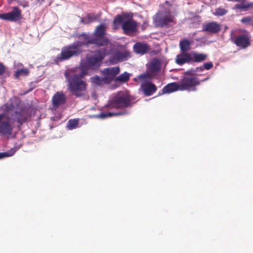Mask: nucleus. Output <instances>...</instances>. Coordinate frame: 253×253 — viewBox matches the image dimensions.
<instances>
[{
	"label": "nucleus",
	"mask_w": 253,
	"mask_h": 253,
	"mask_svg": "<svg viewBox=\"0 0 253 253\" xmlns=\"http://www.w3.org/2000/svg\"><path fill=\"white\" fill-rule=\"evenodd\" d=\"M107 54V50L105 48L91 51L86 55V63L82 66L81 73L77 74L71 70L65 72L64 76L68 83V88L73 95L77 97L84 95L87 84L82 80L83 77L87 74L88 69L99 67Z\"/></svg>",
	"instance_id": "obj_1"
},
{
	"label": "nucleus",
	"mask_w": 253,
	"mask_h": 253,
	"mask_svg": "<svg viewBox=\"0 0 253 253\" xmlns=\"http://www.w3.org/2000/svg\"><path fill=\"white\" fill-rule=\"evenodd\" d=\"M132 97L127 92L120 91L117 93L109 101L106 105L108 109L115 108L121 109V111L116 113L110 112H102L99 114L101 118L104 119L113 116H123L129 113L127 108L132 105Z\"/></svg>",
	"instance_id": "obj_2"
},
{
	"label": "nucleus",
	"mask_w": 253,
	"mask_h": 253,
	"mask_svg": "<svg viewBox=\"0 0 253 253\" xmlns=\"http://www.w3.org/2000/svg\"><path fill=\"white\" fill-rule=\"evenodd\" d=\"M5 118L6 121L0 122V134L1 135H11L14 128L13 124L17 123L19 126H21L27 121L28 115L23 109L11 106Z\"/></svg>",
	"instance_id": "obj_3"
},
{
	"label": "nucleus",
	"mask_w": 253,
	"mask_h": 253,
	"mask_svg": "<svg viewBox=\"0 0 253 253\" xmlns=\"http://www.w3.org/2000/svg\"><path fill=\"white\" fill-rule=\"evenodd\" d=\"M191 42L188 39H183L179 42V48L181 52L177 54L175 58V63L179 65L192 62L201 63L205 61L208 55L205 53L196 51L188 52L191 49Z\"/></svg>",
	"instance_id": "obj_4"
},
{
	"label": "nucleus",
	"mask_w": 253,
	"mask_h": 253,
	"mask_svg": "<svg viewBox=\"0 0 253 253\" xmlns=\"http://www.w3.org/2000/svg\"><path fill=\"white\" fill-rule=\"evenodd\" d=\"M119 25H121L124 34L127 35L135 32L138 26L137 22L132 18V15L126 13H123L115 17L113 20V29H118Z\"/></svg>",
	"instance_id": "obj_5"
},
{
	"label": "nucleus",
	"mask_w": 253,
	"mask_h": 253,
	"mask_svg": "<svg viewBox=\"0 0 253 253\" xmlns=\"http://www.w3.org/2000/svg\"><path fill=\"white\" fill-rule=\"evenodd\" d=\"M209 78H207L200 81L193 73V70H189L183 73V76L181 79L180 90L195 91L196 90V86L200 85L201 82L206 81Z\"/></svg>",
	"instance_id": "obj_6"
},
{
	"label": "nucleus",
	"mask_w": 253,
	"mask_h": 253,
	"mask_svg": "<svg viewBox=\"0 0 253 253\" xmlns=\"http://www.w3.org/2000/svg\"><path fill=\"white\" fill-rule=\"evenodd\" d=\"M84 43L76 42L72 44L63 47L61 52L57 55L56 58L59 61H64L70 59L73 56H77L83 52L82 46Z\"/></svg>",
	"instance_id": "obj_7"
},
{
	"label": "nucleus",
	"mask_w": 253,
	"mask_h": 253,
	"mask_svg": "<svg viewBox=\"0 0 253 253\" xmlns=\"http://www.w3.org/2000/svg\"><path fill=\"white\" fill-rule=\"evenodd\" d=\"M105 28L103 25L98 26L95 30L93 36L89 38L84 42L85 45L94 44L98 46H106L109 43L108 38L105 37Z\"/></svg>",
	"instance_id": "obj_8"
},
{
	"label": "nucleus",
	"mask_w": 253,
	"mask_h": 253,
	"mask_svg": "<svg viewBox=\"0 0 253 253\" xmlns=\"http://www.w3.org/2000/svg\"><path fill=\"white\" fill-rule=\"evenodd\" d=\"M174 17L169 12L164 14L157 13L154 19L155 25L158 27H167L170 23L174 22Z\"/></svg>",
	"instance_id": "obj_9"
},
{
	"label": "nucleus",
	"mask_w": 253,
	"mask_h": 253,
	"mask_svg": "<svg viewBox=\"0 0 253 253\" xmlns=\"http://www.w3.org/2000/svg\"><path fill=\"white\" fill-rule=\"evenodd\" d=\"M0 17L4 20L17 22L22 19V12L17 7H13L12 10L7 13H3V15Z\"/></svg>",
	"instance_id": "obj_10"
},
{
	"label": "nucleus",
	"mask_w": 253,
	"mask_h": 253,
	"mask_svg": "<svg viewBox=\"0 0 253 253\" xmlns=\"http://www.w3.org/2000/svg\"><path fill=\"white\" fill-rule=\"evenodd\" d=\"M120 71L119 66L108 67L104 69L102 73L104 76V79L106 80V84L111 83L115 79L116 76L119 73Z\"/></svg>",
	"instance_id": "obj_11"
},
{
	"label": "nucleus",
	"mask_w": 253,
	"mask_h": 253,
	"mask_svg": "<svg viewBox=\"0 0 253 253\" xmlns=\"http://www.w3.org/2000/svg\"><path fill=\"white\" fill-rule=\"evenodd\" d=\"M231 41L237 46L244 49L250 45V38L246 34H242L231 38Z\"/></svg>",
	"instance_id": "obj_12"
},
{
	"label": "nucleus",
	"mask_w": 253,
	"mask_h": 253,
	"mask_svg": "<svg viewBox=\"0 0 253 253\" xmlns=\"http://www.w3.org/2000/svg\"><path fill=\"white\" fill-rule=\"evenodd\" d=\"M221 30V25L216 22H211L203 25V31L211 34H216Z\"/></svg>",
	"instance_id": "obj_13"
},
{
	"label": "nucleus",
	"mask_w": 253,
	"mask_h": 253,
	"mask_svg": "<svg viewBox=\"0 0 253 253\" xmlns=\"http://www.w3.org/2000/svg\"><path fill=\"white\" fill-rule=\"evenodd\" d=\"M141 88L146 96H149L154 93L157 90L156 86L151 82H146L141 84Z\"/></svg>",
	"instance_id": "obj_14"
},
{
	"label": "nucleus",
	"mask_w": 253,
	"mask_h": 253,
	"mask_svg": "<svg viewBox=\"0 0 253 253\" xmlns=\"http://www.w3.org/2000/svg\"><path fill=\"white\" fill-rule=\"evenodd\" d=\"M130 57V53L127 51L119 52L114 55L110 59L113 64L126 60L128 57Z\"/></svg>",
	"instance_id": "obj_15"
},
{
	"label": "nucleus",
	"mask_w": 253,
	"mask_h": 253,
	"mask_svg": "<svg viewBox=\"0 0 253 253\" xmlns=\"http://www.w3.org/2000/svg\"><path fill=\"white\" fill-rule=\"evenodd\" d=\"M66 100L65 95L62 92H57L53 95L52 99L53 106L58 107L59 105L65 104Z\"/></svg>",
	"instance_id": "obj_16"
},
{
	"label": "nucleus",
	"mask_w": 253,
	"mask_h": 253,
	"mask_svg": "<svg viewBox=\"0 0 253 253\" xmlns=\"http://www.w3.org/2000/svg\"><path fill=\"white\" fill-rule=\"evenodd\" d=\"M148 49L149 46L147 44L144 42H137L133 46V51L137 54H144L148 51Z\"/></svg>",
	"instance_id": "obj_17"
},
{
	"label": "nucleus",
	"mask_w": 253,
	"mask_h": 253,
	"mask_svg": "<svg viewBox=\"0 0 253 253\" xmlns=\"http://www.w3.org/2000/svg\"><path fill=\"white\" fill-rule=\"evenodd\" d=\"M177 90H180V85L177 83L173 82L165 86L163 89V93H169Z\"/></svg>",
	"instance_id": "obj_18"
},
{
	"label": "nucleus",
	"mask_w": 253,
	"mask_h": 253,
	"mask_svg": "<svg viewBox=\"0 0 253 253\" xmlns=\"http://www.w3.org/2000/svg\"><path fill=\"white\" fill-rule=\"evenodd\" d=\"M161 69V64L159 60H155L152 61L150 65L149 70L151 73H157Z\"/></svg>",
	"instance_id": "obj_19"
},
{
	"label": "nucleus",
	"mask_w": 253,
	"mask_h": 253,
	"mask_svg": "<svg viewBox=\"0 0 253 253\" xmlns=\"http://www.w3.org/2000/svg\"><path fill=\"white\" fill-rule=\"evenodd\" d=\"M90 81L93 85L100 86L103 84H106V80L104 79V77L100 78L98 76H95L90 78Z\"/></svg>",
	"instance_id": "obj_20"
},
{
	"label": "nucleus",
	"mask_w": 253,
	"mask_h": 253,
	"mask_svg": "<svg viewBox=\"0 0 253 253\" xmlns=\"http://www.w3.org/2000/svg\"><path fill=\"white\" fill-rule=\"evenodd\" d=\"M79 124V119H70L67 124V127L69 130L76 128Z\"/></svg>",
	"instance_id": "obj_21"
},
{
	"label": "nucleus",
	"mask_w": 253,
	"mask_h": 253,
	"mask_svg": "<svg viewBox=\"0 0 253 253\" xmlns=\"http://www.w3.org/2000/svg\"><path fill=\"white\" fill-rule=\"evenodd\" d=\"M97 16L93 13H89L84 17L82 21L84 24H89L97 20Z\"/></svg>",
	"instance_id": "obj_22"
},
{
	"label": "nucleus",
	"mask_w": 253,
	"mask_h": 253,
	"mask_svg": "<svg viewBox=\"0 0 253 253\" xmlns=\"http://www.w3.org/2000/svg\"><path fill=\"white\" fill-rule=\"evenodd\" d=\"M30 71L29 69L23 68L21 69L17 70L15 72L14 74L16 79H18L20 76H27L29 74Z\"/></svg>",
	"instance_id": "obj_23"
},
{
	"label": "nucleus",
	"mask_w": 253,
	"mask_h": 253,
	"mask_svg": "<svg viewBox=\"0 0 253 253\" xmlns=\"http://www.w3.org/2000/svg\"><path fill=\"white\" fill-rule=\"evenodd\" d=\"M129 79V75L127 72H125L123 74H121L115 79L116 82L125 83L127 82Z\"/></svg>",
	"instance_id": "obj_24"
},
{
	"label": "nucleus",
	"mask_w": 253,
	"mask_h": 253,
	"mask_svg": "<svg viewBox=\"0 0 253 253\" xmlns=\"http://www.w3.org/2000/svg\"><path fill=\"white\" fill-rule=\"evenodd\" d=\"M252 6V3H246L245 2H242L241 3H237L234 6V9H247Z\"/></svg>",
	"instance_id": "obj_25"
},
{
	"label": "nucleus",
	"mask_w": 253,
	"mask_h": 253,
	"mask_svg": "<svg viewBox=\"0 0 253 253\" xmlns=\"http://www.w3.org/2000/svg\"><path fill=\"white\" fill-rule=\"evenodd\" d=\"M227 13V10L224 8L219 7L215 9L214 15L216 16H223Z\"/></svg>",
	"instance_id": "obj_26"
},
{
	"label": "nucleus",
	"mask_w": 253,
	"mask_h": 253,
	"mask_svg": "<svg viewBox=\"0 0 253 253\" xmlns=\"http://www.w3.org/2000/svg\"><path fill=\"white\" fill-rule=\"evenodd\" d=\"M252 21V18L250 16L244 17L241 20L242 23L246 24H249Z\"/></svg>",
	"instance_id": "obj_27"
},
{
	"label": "nucleus",
	"mask_w": 253,
	"mask_h": 253,
	"mask_svg": "<svg viewBox=\"0 0 253 253\" xmlns=\"http://www.w3.org/2000/svg\"><path fill=\"white\" fill-rule=\"evenodd\" d=\"M203 65H204V67L206 70H210L213 66V63L211 62H206L203 64Z\"/></svg>",
	"instance_id": "obj_28"
},
{
	"label": "nucleus",
	"mask_w": 253,
	"mask_h": 253,
	"mask_svg": "<svg viewBox=\"0 0 253 253\" xmlns=\"http://www.w3.org/2000/svg\"><path fill=\"white\" fill-rule=\"evenodd\" d=\"M150 78V75L147 73L141 74L139 75L138 76V79L141 80H143L145 79Z\"/></svg>",
	"instance_id": "obj_29"
},
{
	"label": "nucleus",
	"mask_w": 253,
	"mask_h": 253,
	"mask_svg": "<svg viewBox=\"0 0 253 253\" xmlns=\"http://www.w3.org/2000/svg\"><path fill=\"white\" fill-rule=\"evenodd\" d=\"M5 71V67L4 64L0 62V76L2 75Z\"/></svg>",
	"instance_id": "obj_30"
},
{
	"label": "nucleus",
	"mask_w": 253,
	"mask_h": 253,
	"mask_svg": "<svg viewBox=\"0 0 253 253\" xmlns=\"http://www.w3.org/2000/svg\"><path fill=\"white\" fill-rule=\"evenodd\" d=\"M11 155H9L7 152H0V159L3 158L4 157H8L11 156Z\"/></svg>",
	"instance_id": "obj_31"
},
{
	"label": "nucleus",
	"mask_w": 253,
	"mask_h": 253,
	"mask_svg": "<svg viewBox=\"0 0 253 253\" xmlns=\"http://www.w3.org/2000/svg\"><path fill=\"white\" fill-rule=\"evenodd\" d=\"M204 69H205L204 67V65H203L202 66H200V67L196 68V70H193V72H197V71H198L199 70H200L201 71H203Z\"/></svg>",
	"instance_id": "obj_32"
},
{
	"label": "nucleus",
	"mask_w": 253,
	"mask_h": 253,
	"mask_svg": "<svg viewBox=\"0 0 253 253\" xmlns=\"http://www.w3.org/2000/svg\"><path fill=\"white\" fill-rule=\"evenodd\" d=\"M20 5L23 6L24 7H26L29 6V3L28 1H25L23 3H21Z\"/></svg>",
	"instance_id": "obj_33"
},
{
	"label": "nucleus",
	"mask_w": 253,
	"mask_h": 253,
	"mask_svg": "<svg viewBox=\"0 0 253 253\" xmlns=\"http://www.w3.org/2000/svg\"><path fill=\"white\" fill-rule=\"evenodd\" d=\"M3 118V115L2 114H0V122H1V121H2Z\"/></svg>",
	"instance_id": "obj_34"
},
{
	"label": "nucleus",
	"mask_w": 253,
	"mask_h": 253,
	"mask_svg": "<svg viewBox=\"0 0 253 253\" xmlns=\"http://www.w3.org/2000/svg\"><path fill=\"white\" fill-rule=\"evenodd\" d=\"M12 1H13V0H8V3L9 4H10Z\"/></svg>",
	"instance_id": "obj_35"
},
{
	"label": "nucleus",
	"mask_w": 253,
	"mask_h": 253,
	"mask_svg": "<svg viewBox=\"0 0 253 253\" xmlns=\"http://www.w3.org/2000/svg\"><path fill=\"white\" fill-rule=\"evenodd\" d=\"M2 15H3V13L2 14H0V16H2ZM0 19H2V18L0 17Z\"/></svg>",
	"instance_id": "obj_36"
},
{
	"label": "nucleus",
	"mask_w": 253,
	"mask_h": 253,
	"mask_svg": "<svg viewBox=\"0 0 253 253\" xmlns=\"http://www.w3.org/2000/svg\"><path fill=\"white\" fill-rule=\"evenodd\" d=\"M235 1H239V0H234Z\"/></svg>",
	"instance_id": "obj_37"
},
{
	"label": "nucleus",
	"mask_w": 253,
	"mask_h": 253,
	"mask_svg": "<svg viewBox=\"0 0 253 253\" xmlns=\"http://www.w3.org/2000/svg\"><path fill=\"white\" fill-rule=\"evenodd\" d=\"M42 1H44V0H42Z\"/></svg>",
	"instance_id": "obj_38"
}]
</instances>
